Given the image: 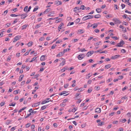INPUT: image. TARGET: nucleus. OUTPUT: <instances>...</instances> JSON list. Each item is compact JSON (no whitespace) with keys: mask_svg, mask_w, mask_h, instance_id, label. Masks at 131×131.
Here are the masks:
<instances>
[{"mask_svg":"<svg viewBox=\"0 0 131 131\" xmlns=\"http://www.w3.org/2000/svg\"><path fill=\"white\" fill-rule=\"evenodd\" d=\"M93 17L94 16L93 15H87L83 17V18L82 19L83 21H85L87 20L92 18H93Z\"/></svg>","mask_w":131,"mask_h":131,"instance_id":"nucleus-1","label":"nucleus"},{"mask_svg":"<svg viewBox=\"0 0 131 131\" xmlns=\"http://www.w3.org/2000/svg\"><path fill=\"white\" fill-rule=\"evenodd\" d=\"M125 42L123 40H122L119 43L117 44V45L116 46L117 47H122L123 45L124 44Z\"/></svg>","mask_w":131,"mask_h":131,"instance_id":"nucleus-2","label":"nucleus"},{"mask_svg":"<svg viewBox=\"0 0 131 131\" xmlns=\"http://www.w3.org/2000/svg\"><path fill=\"white\" fill-rule=\"evenodd\" d=\"M21 37V36H16L14 38V40L13 41V42H15L16 41L19 39Z\"/></svg>","mask_w":131,"mask_h":131,"instance_id":"nucleus-3","label":"nucleus"},{"mask_svg":"<svg viewBox=\"0 0 131 131\" xmlns=\"http://www.w3.org/2000/svg\"><path fill=\"white\" fill-rule=\"evenodd\" d=\"M85 57V55L82 54L79 55L78 57V58L79 60H81L83 59Z\"/></svg>","mask_w":131,"mask_h":131,"instance_id":"nucleus-4","label":"nucleus"},{"mask_svg":"<svg viewBox=\"0 0 131 131\" xmlns=\"http://www.w3.org/2000/svg\"><path fill=\"white\" fill-rule=\"evenodd\" d=\"M120 57H121L120 55H116L115 56L111 57V58L112 59L114 60Z\"/></svg>","mask_w":131,"mask_h":131,"instance_id":"nucleus-5","label":"nucleus"},{"mask_svg":"<svg viewBox=\"0 0 131 131\" xmlns=\"http://www.w3.org/2000/svg\"><path fill=\"white\" fill-rule=\"evenodd\" d=\"M61 60H64V61H63L60 64L59 66H62L64 65L65 64L66 61L65 59L64 58H62Z\"/></svg>","mask_w":131,"mask_h":131,"instance_id":"nucleus-6","label":"nucleus"},{"mask_svg":"<svg viewBox=\"0 0 131 131\" xmlns=\"http://www.w3.org/2000/svg\"><path fill=\"white\" fill-rule=\"evenodd\" d=\"M113 20L115 21L117 24H120L121 23V22L117 18H114L113 19Z\"/></svg>","mask_w":131,"mask_h":131,"instance_id":"nucleus-7","label":"nucleus"},{"mask_svg":"<svg viewBox=\"0 0 131 131\" xmlns=\"http://www.w3.org/2000/svg\"><path fill=\"white\" fill-rule=\"evenodd\" d=\"M55 3L58 6L62 4V3L61 2L59 1H56L55 2Z\"/></svg>","mask_w":131,"mask_h":131,"instance_id":"nucleus-8","label":"nucleus"},{"mask_svg":"<svg viewBox=\"0 0 131 131\" xmlns=\"http://www.w3.org/2000/svg\"><path fill=\"white\" fill-rule=\"evenodd\" d=\"M43 24V23L42 22H41L40 24H37L35 26V28L36 29H37L38 28L40 27L41 26V25H42Z\"/></svg>","mask_w":131,"mask_h":131,"instance_id":"nucleus-9","label":"nucleus"},{"mask_svg":"<svg viewBox=\"0 0 131 131\" xmlns=\"http://www.w3.org/2000/svg\"><path fill=\"white\" fill-rule=\"evenodd\" d=\"M80 9V8H79V7H76L73 9V11L76 13L78 12L77 11L79 10Z\"/></svg>","mask_w":131,"mask_h":131,"instance_id":"nucleus-10","label":"nucleus"},{"mask_svg":"<svg viewBox=\"0 0 131 131\" xmlns=\"http://www.w3.org/2000/svg\"><path fill=\"white\" fill-rule=\"evenodd\" d=\"M101 112V109L100 108H97L95 109V112L97 113H100Z\"/></svg>","mask_w":131,"mask_h":131,"instance_id":"nucleus-11","label":"nucleus"},{"mask_svg":"<svg viewBox=\"0 0 131 131\" xmlns=\"http://www.w3.org/2000/svg\"><path fill=\"white\" fill-rule=\"evenodd\" d=\"M68 69V67L67 66H66L63 67L62 69H61V71L62 72H64L65 71V70Z\"/></svg>","mask_w":131,"mask_h":131,"instance_id":"nucleus-12","label":"nucleus"},{"mask_svg":"<svg viewBox=\"0 0 131 131\" xmlns=\"http://www.w3.org/2000/svg\"><path fill=\"white\" fill-rule=\"evenodd\" d=\"M64 55V54L62 52H60L57 55V57H60Z\"/></svg>","mask_w":131,"mask_h":131,"instance_id":"nucleus-13","label":"nucleus"},{"mask_svg":"<svg viewBox=\"0 0 131 131\" xmlns=\"http://www.w3.org/2000/svg\"><path fill=\"white\" fill-rule=\"evenodd\" d=\"M84 32V31L83 29H79L78 30V33L79 34H81L83 33Z\"/></svg>","mask_w":131,"mask_h":131,"instance_id":"nucleus-14","label":"nucleus"},{"mask_svg":"<svg viewBox=\"0 0 131 131\" xmlns=\"http://www.w3.org/2000/svg\"><path fill=\"white\" fill-rule=\"evenodd\" d=\"M45 56L42 55L41 56L40 58V60L41 61H44L45 60Z\"/></svg>","mask_w":131,"mask_h":131,"instance_id":"nucleus-15","label":"nucleus"},{"mask_svg":"<svg viewBox=\"0 0 131 131\" xmlns=\"http://www.w3.org/2000/svg\"><path fill=\"white\" fill-rule=\"evenodd\" d=\"M24 77V75H21L19 77V79L18 80V81L19 82L21 81L22 80V79Z\"/></svg>","mask_w":131,"mask_h":131,"instance_id":"nucleus-16","label":"nucleus"},{"mask_svg":"<svg viewBox=\"0 0 131 131\" xmlns=\"http://www.w3.org/2000/svg\"><path fill=\"white\" fill-rule=\"evenodd\" d=\"M11 16L13 17H16L17 16H20V15H16L13 14H12L10 15Z\"/></svg>","mask_w":131,"mask_h":131,"instance_id":"nucleus-17","label":"nucleus"},{"mask_svg":"<svg viewBox=\"0 0 131 131\" xmlns=\"http://www.w3.org/2000/svg\"><path fill=\"white\" fill-rule=\"evenodd\" d=\"M51 10V9L50 8H48L46 9L43 12L44 13H47Z\"/></svg>","mask_w":131,"mask_h":131,"instance_id":"nucleus-18","label":"nucleus"},{"mask_svg":"<svg viewBox=\"0 0 131 131\" xmlns=\"http://www.w3.org/2000/svg\"><path fill=\"white\" fill-rule=\"evenodd\" d=\"M111 67V66L110 64H108L105 65V68L108 69Z\"/></svg>","mask_w":131,"mask_h":131,"instance_id":"nucleus-19","label":"nucleus"},{"mask_svg":"<svg viewBox=\"0 0 131 131\" xmlns=\"http://www.w3.org/2000/svg\"><path fill=\"white\" fill-rule=\"evenodd\" d=\"M94 18H98L101 17V15L100 14H97L94 16Z\"/></svg>","mask_w":131,"mask_h":131,"instance_id":"nucleus-20","label":"nucleus"},{"mask_svg":"<svg viewBox=\"0 0 131 131\" xmlns=\"http://www.w3.org/2000/svg\"><path fill=\"white\" fill-rule=\"evenodd\" d=\"M93 25H94V26H93V28H96L97 27V24L95 23V24H93V25H92L91 26V27H92Z\"/></svg>","mask_w":131,"mask_h":131,"instance_id":"nucleus-21","label":"nucleus"},{"mask_svg":"<svg viewBox=\"0 0 131 131\" xmlns=\"http://www.w3.org/2000/svg\"><path fill=\"white\" fill-rule=\"evenodd\" d=\"M63 25V23H61L58 26V29H61V27Z\"/></svg>","mask_w":131,"mask_h":131,"instance_id":"nucleus-22","label":"nucleus"},{"mask_svg":"<svg viewBox=\"0 0 131 131\" xmlns=\"http://www.w3.org/2000/svg\"><path fill=\"white\" fill-rule=\"evenodd\" d=\"M97 12L98 13H100L101 12V9L100 8H97L96 10Z\"/></svg>","mask_w":131,"mask_h":131,"instance_id":"nucleus-23","label":"nucleus"},{"mask_svg":"<svg viewBox=\"0 0 131 131\" xmlns=\"http://www.w3.org/2000/svg\"><path fill=\"white\" fill-rule=\"evenodd\" d=\"M28 8V6H25V7L24 9V11L25 12H26V13H27L28 12H27V11H28L27 10V9Z\"/></svg>","mask_w":131,"mask_h":131,"instance_id":"nucleus-24","label":"nucleus"},{"mask_svg":"<svg viewBox=\"0 0 131 131\" xmlns=\"http://www.w3.org/2000/svg\"><path fill=\"white\" fill-rule=\"evenodd\" d=\"M49 102V101H47V100H45L41 102V104H43L47 103L48 102Z\"/></svg>","mask_w":131,"mask_h":131,"instance_id":"nucleus-25","label":"nucleus"},{"mask_svg":"<svg viewBox=\"0 0 131 131\" xmlns=\"http://www.w3.org/2000/svg\"><path fill=\"white\" fill-rule=\"evenodd\" d=\"M32 45V41L29 42L27 44V45L29 47L31 46Z\"/></svg>","mask_w":131,"mask_h":131,"instance_id":"nucleus-26","label":"nucleus"},{"mask_svg":"<svg viewBox=\"0 0 131 131\" xmlns=\"http://www.w3.org/2000/svg\"><path fill=\"white\" fill-rule=\"evenodd\" d=\"M92 55V53H91V52L90 51L88 52L86 54V55H87L88 57L91 56Z\"/></svg>","mask_w":131,"mask_h":131,"instance_id":"nucleus-27","label":"nucleus"},{"mask_svg":"<svg viewBox=\"0 0 131 131\" xmlns=\"http://www.w3.org/2000/svg\"><path fill=\"white\" fill-rule=\"evenodd\" d=\"M12 56L11 55H10L8 57V58L7 59V61H9L11 59V57Z\"/></svg>","mask_w":131,"mask_h":131,"instance_id":"nucleus-28","label":"nucleus"},{"mask_svg":"<svg viewBox=\"0 0 131 131\" xmlns=\"http://www.w3.org/2000/svg\"><path fill=\"white\" fill-rule=\"evenodd\" d=\"M19 91V90L18 89V90H16L15 91L13 92V94H16L18 93V91Z\"/></svg>","mask_w":131,"mask_h":131,"instance_id":"nucleus-29","label":"nucleus"},{"mask_svg":"<svg viewBox=\"0 0 131 131\" xmlns=\"http://www.w3.org/2000/svg\"><path fill=\"white\" fill-rule=\"evenodd\" d=\"M86 7H85L83 5H82L81 6L80 9H82V10H84L86 8Z\"/></svg>","mask_w":131,"mask_h":131,"instance_id":"nucleus-30","label":"nucleus"},{"mask_svg":"<svg viewBox=\"0 0 131 131\" xmlns=\"http://www.w3.org/2000/svg\"><path fill=\"white\" fill-rule=\"evenodd\" d=\"M104 123V122L103 121L101 123H99L98 124V126H101L102 125H103Z\"/></svg>","mask_w":131,"mask_h":131,"instance_id":"nucleus-31","label":"nucleus"},{"mask_svg":"<svg viewBox=\"0 0 131 131\" xmlns=\"http://www.w3.org/2000/svg\"><path fill=\"white\" fill-rule=\"evenodd\" d=\"M26 108V107H23L22 109H21L20 110H19L18 111L19 113H20L22 111L25 109Z\"/></svg>","mask_w":131,"mask_h":131,"instance_id":"nucleus-32","label":"nucleus"},{"mask_svg":"<svg viewBox=\"0 0 131 131\" xmlns=\"http://www.w3.org/2000/svg\"><path fill=\"white\" fill-rule=\"evenodd\" d=\"M28 26V25H24L23 26H22V27H23V28H22V29L23 30V29H26L27 27Z\"/></svg>","mask_w":131,"mask_h":131,"instance_id":"nucleus-33","label":"nucleus"},{"mask_svg":"<svg viewBox=\"0 0 131 131\" xmlns=\"http://www.w3.org/2000/svg\"><path fill=\"white\" fill-rule=\"evenodd\" d=\"M18 21V19H15L14 21L13 22V24H15V23L17 22Z\"/></svg>","mask_w":131,"mask_h":131,"instance_id":"nucleus-34","label":"nucleus"},{"mask_svg":"<svg viewBox=\"0 0 131 131\" xmlns=\"http://www.w3.org/2000/svg\"><path fill=\"white\" fill-rule=\"evenodd\" d=\"M122 29H123L122 30L124 32H126L127 31L126 30V29L125 28L123 27H122Z\"/></svg>","mask_w":131,"mask_h":131,"instance_id":"nucleus-35","label":"nucleus"},{"mask_svg":"<svg viewBox=\"0 0 131 131\" xmlns=\"http://www.w3.org/2000/svg\"><path fill=\"white\" fill-rule=\"evenodd\" d=\"M80 19L79 18H78L75 20V22L76 23H77L80 21Z\"/></svg>","mask_w":131,"mask_h":131,"instance_id":"nucleus-36","label":"nucleus"},{"mask_svg":"<svg viewBox=\"0 0 131 131\" xmlns=\"http://www.w3.org/2000/svg\"><path fill=\"white\" fill-rule=\"evenodd\" d=\"M46 106H43L41 107V110H44L46 109Z\"/></svg>","mask_w":131,"mask_h":131,"instance_id":"nucleus-37","label":"nucleus"},{"mask_svg":"<svg viewBox=\"0 0 131 131\" xmlns=\"http://www.w3.org/2000/svg\"><path fill=\"white\" fill-rule=\"evenodd\" d=\"M8 12L7 10H6L4 12V13L2 14V15H6L7 13Z\"/></svg>","mask_w":131,"mask_h":131,"instance_id":"nucleus-38","label":"nucleus"},{"mask_svg":"<svg viewBox=\"0 0 131 131\" xmlns=\"http://www.w3.org/2000/svg\"><path fill=\"white\" fill-rule=\"evenodd\" d=\"M126 121V119H121V122L123 123H124Z\"/></svg>","mask_w":131,"mask_h":131,"instance_id":"nucleus-39","label":"nucleus"},{"mask_svg":"<svg viewBox=\"0 0 131 131\" xmlns=\"http://www.w3.org/2000/svg\"><path fill=\"white\" fill-rule=\"evenodd\" d=\"M127 115L129 117V118H130L131 117V115L130 114V113H128L127 114Z\"/></svg>","mask_w":131,"mask_h":131,"instance_id":"nucleus-40","label":"nucleus"},{"mask_svg":"<svg viewBox=\"0 0 131 131\" xmlns=\"http://www.w3.org/2000/svg\"><path fill=\"white\" fill-rule=\"evenodd\" d=\"M20 16H21V19H25V17L24 16V15H23V14L20 15Z\"/></svg>","mask_w":131,"mask_h":131,"instance_id":"nucleus-41","label":"nucleus"},{"mask_svg":"<svg viewBox=\"0 0 131 131\" xmlns=\"http://www.w3.org/2000/svg\"><path fill=\"white\" fill-rule=\"evenodd\" d=\"M62 42V41L61 40H58V41H57L56 43H60V42Z\"/></svg>","mask_w":131,"mask_h":131,"instance_id":"nucleus-42","label":"nucleus"},{"mask_svg":"<svg viewBox=\"0 0 131 131\" xmlns=\"http://www.w3.org/2000/svg\"><path fill=\"white\" fill-rule=\"evenodd\" d=\"M30 125V123H28L26 125V128H28L29 127Z\"/></svg>","mask_w":131,"mask_h":131,"instance_id":"nucleus-43","label":"nucleus"},{"mask_svg":"<svg viewBox=\"0 0 131 131\" xmlns=\"http://www.w3.org/2000/svg\"><path fill=\"white\" fill-rule=\"evenodd\" d=\"M74 24V23L73 22H72L71 23L69 22V24L67 25V26H70L72 25H73Z\"/></svg>","mask_w":131,"mask_h":131,"instance_id":"nucleus-44","label":"nucleus"},{"mask_svg":"<svg viewBox=\"0 0 131 131\" xmlns=\"http://www.w3.org/2000/svg\"><path fill=\"white\" fill-rule=\"evenodd\" d=\"M95 89L96 90H98L100 89V87L97 86H96L95 87Z\"/></svg>","mask_w":131,"mask_h":131,"instance_id":"nucleus-45","label":"nucleus"},{"mask_svg":"<svg viewBox=\"0 0 131 131\" xmlns=\"http://www.w3.org/2000/svg\"><path fill=\"white\" fill-rule=\"evenodd\" d=\"M56 46L57 45H53L51 47V48L52 49H54L56 47Z\"/></svg>","mask_w":131,"mask_h":131,"instance_id":"nucleus-46","label":"nucleus"},{"mask_svg":"<svg viewBox=\"0 0 131 131\" xmlns=\"http://www.w3.org/2000/svg\"><path fill=\"white\" fill-rule=\"evenodd\" d=\"M13 103H12L10 104H9V106H15L16 103H14V104H13Z\"/></svg>","mask_w":131,"mask_h":131,"instance_id":"nucleus-47","label":"nucleus"},{"mask_svg":"<svg viewBox=\"0 0 131 131\" xmlns=\"http://www.w3.org/2000/svg\"><path fill=\"white\" fill-rule=\"evenodd\" d=\"M31 114L30 113L28 114L27 116L25 117V118H26L28 117L29 116H30L31 115Z\"/></svg>","mask_w":131,"mask_h":131,"instance_id":"nucleus-48","label":"nucleus"},{"mask_svg":"<svg viewBox=\"0 0 131 131\" xmlns=\"http://www.w3.org/2000/svg\"><path fill=\"white\" fill-rule=\"evenodd\" d=\"M79 115H77V116H75L74 118H70V119H68L67 120H69L71 119H74V118H78V117H79Z\"/></svg>","mask_w":131,"mask_h":131,"instance_id":"nucleus-49","label":"nucleus"},{"mask_svg":"<svg viewBox=\"0 0 131 131\" xmlns=\"http://www.w3.org/2000/svg\"><path fill=\"white\" fill-rule=\"evenodd\" d=\"M69 84H66L64 85V87L65 88H66L69 86Z\"/></svg>","mask_w":131,"mask_h":131,"instance_id":"nucleus-50","label":"nucleus"},{"mask_svg":"<svg viewBox=\"0 0 131 131\" xmlns=\"http://www.w3.org/2000/svg\"><path fill=\"white\" fill-rule=\"evenodd\" d=\"M44 38L43 37H41L39 39V40L40 41H42L44 39Z\"/></svg>","mask_w":131,"mask_h":131,"instance_id":"nucleus-51","label":"nucleus"},{"mask_svg":"<svg viewBox=\"0 0 131 131\" xmlns=\"http://www.w3.org/2000/svg\"><path fill=\"white\" fill-rule=\"evenodd\" d=\"M38 7V6H37ZM38 7L37 8H35L33 10V12H35V11H36V10H38Z\"/></svg>","mask_w":131,"mask_h":131,"instance_id":"nucleus-52","label":"nucleus"},{"mask_svg":"<svg viewBox=\"0 0 131 131\" xmlns=\"http://www.w3.org/2000/svg\"><path fill=\"white\" fill-rule=\"evenodd\" d=\"M35 126L34 125H32L31 126V129H33L35 128Z\"/></svg>","mask_w":131,"mask_h":131,"instance_id":"nucleus-53","label":"nucleus"},{"mask_svg":"<svg viewBox=\"0 0 131 131\" xmlns=\"http://www.w3.org/2000/svg\"><path fill=\"white\" fill-rule=\"evenodd\" d=\"M5 104V102H2L0 103V105L1 106H2L4 105Z\"/></svg>","mask_w":131,"mask_h":131,"instance_id":"nucleus-54","label":"nucleus"},{"mask_svg":"<svg viewBox=\"0 0 131 131\" xmlns=\"http://www.w3.org/2000/svg\"><path fill=\"white\" fill-rule=\"evenodd\" d=\"M112 38L113 39H114L115 40H117L118 39V38L116 36H113L112 37Z\"/></svg>","mask_w":131,"mask_h":131,"instance_id":"nucleus-55","label":"nucleus"},{"mask_svg":"<svg viewBox=\"0 0 131 131\" xmlns=\"http://www.w3.org/2000/svg\"><path fill=\"white\" fill-rule=\"evenodd\" d=\"M121 6L122 7V8L123 9L125 7V5L124 4H123L121 5Z\"/></svg>","mask_w":131,"mask_h":131,"instance_id":"nucleus-56","label":"nucleus"},{"mask_svg":"<svg viewBox=\"0 0 131 131\" xmlns=\"http://www.w3.org/2000/svg\"><path fill=\"white\" fill-rule=\"evenodd\" d=\"M94 31H95V32L96 33H98L99 32V30L97 29H95L94 30Z\"/></svg>","mask_w":131,"mask_h":131,"instance_id":"nucleus-57","label":"nucleus"},{"mask_svg":"<svg viewBox=\"0 0 131 131\" xmlns=\"http://www.w3.org/2000/svg\"><path fill=\"white\" fill-rule=\"evenodd\" d=\"M121 52L122 53H125L126 52V51L124 49H122L121 50Z\"/></svg>","mask_w":131,"mask_h":131,"instance_id":"nucleus-58","label":"nucleus"},{"mask_svg":"<svg viewBox=\"0 0 131 131\" xmlns=\"http://www.w3.org/2000/svg\"><path fill=\"white\" fill-rule=\"evenodd\" d=\"M53 126L54 127H57V124L56 123H54L53 125Z\"/></svg>","mask_w":131,"mask_h":131,"instance_id":"nucleus-59","label":"nucleus"},{"mask_svg":"<svg viewBox=\"0 0 131 131\" xmlns=\"http://www.w3.org/2000/svg\"><path fill=\"white\" fill-rule=\"evenodd\" d=\"M112 79L111 78H110L107 80V82H109L112 80Z\"/></svg>","mask_w":131,"mask_h":131,"instance_id":"nucleus-60","label":"nucleus"},{"mask_svg":"<svg viewBox=\"0 0 131 131\" xmlns=\"http://www.w3.org/2000/svg\"><path fill=\"white\" fill-rule=\"evenodd\" d=\"M86 126V124H82L81 125V127L82 128H83L85 126Z\"/></svg>","mask_w":131,"mask_h":131,"instance_id":"nucleus-61","label":"nucleus"},{"mask_svg":"<svg viewBox=\"0 0 131 131\" xmlns=\"http://www.w3.org/2000/svg\"><path fill=\"white\" fill-rule=\"evenodd\" d=\"M50 126H49L47 125L45 129L47 130L49 128Z\"/></svg>","mask_w":131,"mask_h":131,"instance_id":"nucleus-62","label":"nucleus"},{"mask_svg":"<svg viewBox=\"0 0 131 131\" xmlns=\"http://www.w3.org/2000/svg\"><path fill=\"white\" fill-rule=\"evenodd\" d=\"M92 82V81L91 80H89L88 81L87 83L88 84H90Z\"/></svg>","mask_w":131,"mask_h":131,"instance_id":"nucleus-63","label":"nucleus"},{"mask_svg":"<svg viewBox=\"0 0 131 131\" xmlns=\"http://www.w3.org/2000/svg\"><path fill=\"white\" fill-rule=\"evenodd\" d=\"M123 24L125 25H128V23L127 22H126L125 21H124L123 22Z\"/></svg>","mask_w":131,"mask_h":131,"instance_id":"nucleus-64","label":"nucleus"}]
</instances>
